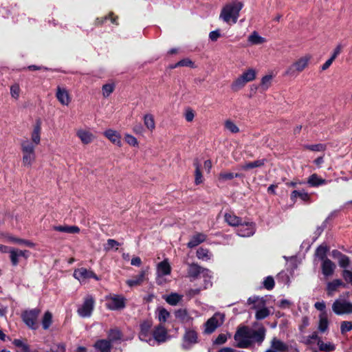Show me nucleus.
<instances>
[{"label": "nucleus", "mask_w": 352, "mask_h": 352, "mask_svg": "<svg viewBox=\"0 0 352 352\" xmlns=\"http://www.w3.org/2000/svg\"><path fill=\"white\" fill-rule=\"evenodd\" d=\"M243 6V3L238 1L226 4L221 10L219 19L228 24L236 23Z\"/></svg>", "instance_id": "obj_2"}, {"label": "nucleus", "mask_w": 352, "mask_h": 352, "mask_svg": "<svg viewBox=\"0 0 352 352\" xmlns=\"http://www.w3.org/2000/svg\"><path fill=\"white\" fill-rule=\"evenodd\" d=\"M94 299L91 296H87L83 303L78 308L77 313L82 318H89L94 308Z\"/></svg>", "instance_id": "obj_13"}, {"label": "nucleus", "mask_w": 352, "mask_h": 352, "mask_svg": "<svg viewBox=\"0 0 352 352\" xmlns=\"http://www.w3.org/2000/svg\"><path fill=\"white\" fill-rule=\"evenodd\" d=\"M177 67H193L194 63L193 62L188 59V58H184L181 60H179L178 63H177L175 65L171 66V68L174 69Z\"/></svg>", "instance_id": "obj_55"}, {"label": "nucleus", "mask_w": 352, "mask_h": 352, "mask_svg": "<svg viewBox=\"0 0 352 352\" xmlns=\"http://www.w3.org/2000/svg\"><path fill=\"white\" fill-rule=\"evenodd\" d=\"M152 324L150 321H144L140 325V332L139 338L142 341L146 342L148 344V340L152 337L151 333Z\"/></svg>", "instance_id": "obj_19"}, {"label": "nucleus", "mask_w": 352, "mask_h": 352, "mask_svg": "<svg viewBox=\"0 0 352 352\" xmlns=\"http://www.w3.org/2000/svg\"><path fill=\"white\" fill-rule=\"evenodd\" d=\"M273 77L274 76L272 74H269L264 76L261 78L260 89L262 91H265L270 88L272 85Z\"/></svg>", "instance_id": "obj_42"}, {"label": "nucleus", "mask_w": 352, "mask_h": 352, "mask_svg": "<svg viewBox=\"0 0 352 352\" xmlns=\"http://www.w3.org/2000/svg\"><path fill=\"white\" fill-rule=\"evenodd\" d=\"M146 274V271L142 270V271H141V272L140 273L139 275L133 277L132 279L127 280L126 284L129 287L139 285L142 284V283L144 280Z\"/></svg>", "instance_id": "obj_33"}, {"label": "nucleus", "mask_w": 352, "mask_h": 352, "mask_svg": "<svg viewBox=\"0 0 352 352\" xmlns=\"http://www.w3.org/2000/svg\"><path fill=\"white\" fill-rule=\"evenodd\" d=\"M224 217L226 221L231 226L238 227L243 221L241 219L232 212L226 213Z\"/></svg>", "instance_id": "obj_34"}, {"label": "nucleus", "mask_w": 352, "mask_h": 352, "mask_svg": "<svg viewBox=\"0 0 352 352\" xmlns=\"http://www.w3.org/2000/svg\"><path fill=\"white\" fill-rule=\"evenodd\" d=\"M8 253H9L10 262L13 266L18 265L21 258L27 260L30 255L29 250H20L13 247L10 248Z\"/></svg>", "instance_id": "obj_9"}, {"label": "nucleus", "mask_w": 352, "mask_h": 352, "mask_svg": "<svg viewBox=\"0 0 352 352\" xmlns=\"http://www.w3.org/2000/svg\"><path fill=\"white\" fill-rule=\"evenodd\" d=\"M352 330V321H343L340 324V331L342 334H345Z\"/></svg>", "instance_id": "obj_57"}, {"label": "nucleus", "mask_w": 352, "mask_h": 352, "mask_svg": "<svg viewBox=\"0 0 352 352\" xmlns=\"http://www.w3.org/2000/svg\"><path fill=\"white\" fill-rule=\"evenodd\" d=\"M35 148L30 140H23L21 142L23 154L22 163L25 167L30 168L36 160Z\"/></svg>", "instance_id": "obj_4"}, {"label": "nucleus", "mask_w": 352, "mask_h": 352, "mask_svg": "<svg viewBox=\"0 0 352 352\" xmlns=\"http://www.w3.org/2000/svg\"><path fill=\"white\" fill-rule=\"evenodd\" d=\"M206 239V234L203 233H197L192 236L187 245L189 248H192L203 243Z\"/></svg>", "instance_id": "obj_30"}, {"label": "nucleus", "mask_w": 352, "mask_h": 352, "mask_svg": "<svg viewBox=\"0 0 352 352\" xmlns=\"http://www.w3.org/2000/svg\"><path fill=\"white\" fill-rule=\"evenodd\" d=\"M255 224L253 222L242 221L237 227L236 234L241 237H249L255 233Z\"/></svg>", "instance_id": "obj_17"}, {"label": "nucleus", "mask_w": 352, "mask_h": 352, "mask_svg": "<svg viewBox=\"0 0 352 352\" xmlns=\"http://www.w3.org/2000/svg\"><path fill=\"white\" fill-rule=\"evenodd\" d=\"M125 141L129 145L135 146L138 145V142L137 139L131 134H126L124 136Z\"/></svg>", "instance_id": "obj_62"}, {"label": "nucleus", "mask_w": 352, "mask_h": 352, "mask_svg": "<svg viewBox=\"0 0 352 352\" xmlns=\"http://www.w3.org/2000/svg\"><path fill=\"white\" fill-rule=\"evenodd\" d=\"M336 264L333 262H332L330 259L326 258L324 259V261H322L321 268L322 274L324 276L329 277L332 276L336 270Z\"/></svg>", "instance_id": "obj_22"}, {"label": "nucleus", "mask_w": 352, "mask_h": 352, "mask_svg": "<svg viewBox=\"0 0 352 352\" xmlns=\"http://www.w3.org/2000/svg\"><path fill=\"white\" fill-rule=\"evenodd\" d=\"M13 343L19 349V351H23L29 349L28 345L21 340H14Z\"/></svg>", "instance_id": "obj_63"}, {"label": "nucleus", "mask_w": 352, "mask_h": 352, "mask_svg": "<svg viewBox=\"0 0 352 352\" xmlns=\"http://www.w3.org/2000/svg\"><path fill=\"white\" fill-rule=\"evenodd\" d=\"M106 306L110 310H119L125 307V299L120 295H109L106 297Z\"/></svg>", "instance_id": "obj_15"}, {"label": "nucleus", "mask_w": 352, "mask_h": 352, "mask_svg": "<svg viewBox=\"0 0 352 352\" xmlns=\"http://www.w3.org/2000/svg\"><path fill=\"white\" fill-rule=\"evenodd\" d=\"M297 197L300 198L302 201L305 202L309 201L311 199L310 195L304 190H294L292 192L290 195L291 200L295 202L296 201Z\"/></svg>", "instance_id": "obj_28"}, {"label": "nucleus", "mask_w": 352, "mask_h": 352, "mask_svg": "<svg viewBox=\"0 0 352 352\" xmlns=\"http://www.w3.org/2000/svg\"><path fill=\"white\" fill-rule=\"evenodd\" d=\"M318 331L320 333H324L328 330L329 321L325 312L320 313L319 316Z\"/></svg>", "instance_id": "obj_32"}, {"label": "nucleus", "mask_w": 352, "mask_h": 352, "mask_svg": "<svg viewBox=\"0 0 352 352\" xmlns=\"http://www.w3.org/2000/svg\"><path fill=\"white\" fill-rule=\"evenodd\" d=\"M115 85L113 83H108L104 85L102 88V96L104 98L109 97L111 95V94L113 93Z\"/></svg>", "instance_id": "obj_51"}, {"label": "nucleus", "mask_w": 352, "mask_h": 352, "mask_svg": "<svg viewBox=\"0 0 352 352\" xmlns=\"http://www.w3.org/2000/svg\"><path fill=\"white\" fill-rule=\"evenodd\" d=\"M171 267L168 259H164L157 265L156 268V283L160 285H164L167 282L166 276L170 274Z\"/></svg>", "instance_id": "obj_8"}, {"label": "nucleus", "mask_w": 352, "mask_h": 352, "mask_svg": "<svg viewBox=\"0 0 352 352\" xmlns=\"http://www.w3.org/2000/svg\"><path fill=\"white\" fill-rule=\"evenodd\" d=\"M304 148L307 150H310L311 151H325L327 146L324 144H305L304 145Z\"/></svg>", "instance_id": "obj_50"}, {"label": "nucleus", "mask_w": 352, "mask_h": 352, "mask_svg": "<svg viewBox=\"0 0 352 352\" xmlns=\"http://www.w3.org/2000/svg\"><path fill=\"white\" fill-rule=\"evenodd\" d=\"M122 340V334L119 329H112L108 333V340L110 341L111 344L113 342L121 340Z\"/></svg>", "instance_id": "obj_41"}, {"label": "nucleus", "mask_w": 352, "mask_h": 352, "mask_svg": "<svg viewBox=\"0 0 352 352\" xmlns=\"http://www.w3.org/2000/svg\"><path fill=\"white\" fill-rule=\"evenodd\" d=\"M225 128L232 133H236L239 131V127L230 120L225 122Z\"/></svg>", "instance_id": "obj_56"}, {"label": "nucleus", "mask_w": 352, "mask_h": 352, "mask_svg": "<svg viewBox=\"0 0 352 352\" xmlns=\"http://www.w3.org/2000/svg\"><path fill=\"white\" fill-rule=\"evenodd\" d=\"M120 243L114 239H109L107 240L106 245H104V250L109 251L113 248L118 250Z\"/></svg>", "instance_id": "obj_58"}, {"label": "nucleus", "mask_w": 352, "mask_h": 352, "mask_svg": "<svg viewBox=\"0 0 352 352\" xmlns=\"http://www.w3.org/2000/svg\"><path fill=\"white\" fill-rule=\"evenodd\" d=\"M197 256L200 260L208 261L212 258V254L209 250L200 248L197 250Z\"/></svg>", "instance_id": "obj_38"}, {"label": "nucleus", "mask_w": 352, "mask_h": 352, "mask_svg": "<svg viewBox=\"0 0 352 352\" xmlns=\"http://www.w3.org/2000/svg\"><path fill=\"white\" fill-rule=\"evenodd\" d=\"M182 298V296L173 293L165 298L166 301L170 305H176Z\"/></svg>", "instance_id": "obj_46"}, {"label": "nucleus", "mask_w": 352, "mask_h": 352, "mask_svg": "<svg viewBox=\"0 0 352 352\" xmlns=\"http://www.w3.org/2000/svg\"><path fill=\"white\" fill-rule=\"evenodd\" d=\"M175 315L179 320L184 323H188L192 320V318L186 309H180L175 311Z\"/></svg>", "instance_id": "obj_35"}, {"label": "nucleus", "mask_w": 352, "mask_h": 352, "mask_svg": "<svg viewBox=\"0 0 352 352\" xmlns=\"http://www.w3.org/2000/svg\"><path fill=\"white\" fill-rule=\"evenodd\" d=\"M307 184L311 187H318L327 184V182L314 173L309 177Z\"/></svg>", "instance_id": "obj_31"}, {"label": "nucleus", "mask_w": 352, "mask_h": 352, "mask_svg": "<svg viewBox=\"0 0 352 352\" xmlns=\"http://www.w3.org/2000/svg\"><path fill=\"white\" fill-rule=\"evenodd\" d=\"M39 314L40 310L38 309L25 311L22 314L23 321L30 329H36L38 328L37 318Z\"/></svg>", "instance_id": "obj_10"}, {"label": "nucleus", "mask_w": 352, "mask_h": 352, "mask_svg": "<svg viewBox=\"0 0 352 352\" xmlns=\"http://www.w3.org/2000/svg\"><path fill=\"white\" fill-rule=\"evenodd\" d=\"M265 160H258L252 162L245 163L241 166L243 170H249L257 167H261L265 164Z\"/></svg>", "instance_id": "obj_45"}, {"label": "nucleus", "mask_w": 352, "mask_h": 352, "mask_svg": "<svg viewBox=\"0 0 352 352\" xmlns=\"http://www.w3.org/2000/svg\"><path fill=\"white\" fill-rule=\"evenodd\" d=\"M168 338L167 331L166 328L162 324L155 327L153 332L152 337L148 340V344L154 346L157 343L164 342Z\"/></svg>", "instance_id": "obj_12"}, {"label": "nucleus", "mask_w": 352, "mask_h": 352, "mask_svg": "<svg viewBox=\"0 0 352 352\" xmlns=\"http://www.w3.org/2000/svg\"><path fill=\"white\" fill-rule=\"evenodd\" d=\"M73 276L80 283H85L89 278H94L96 280H100L99 277L92 270L85 267L76 269L74 271Z\"/></svg>", "instance_id": "obj_14"}, {"label": "nucleus", "mask_w": 352, "mask_h": 352, "mask_svg": "<svg viewBox=\"0 0 352 352\" xmlns=\"http://www.w3.org/2000/svg\"><path fill=\"white\" fill-rule=\"evenodd\" d=\"M144 124L145 127L150 131H153L155 129V122L154 120V116L152 114L147 113L144 115Z\"/></svg>", "instance_id": "obj_37"}, {"label": "nucleus", "mask_w": 352, "mask_h": 352, "mask_svg": "<svg viewBox=\"0 0 352 352\" xmlns=\"http://www.w3.org/2000/svg\"><path fill=\"white\" fill-rule=\"evenodd\" d=\"M194 166L195 167V182L197 185L198 184H200L203 182V176H202V174H201V170H200V168H201V166L199 164V163L196 161L194 162Z\"/></svg>", "instance_id": "obj_48"}, {"label": "nucleus", "mask_w": 352, "mask_h": 352, "mask_svg": "<svg viewBox=\"0 0 352 352\" xmlns=\"http://www.w3.org/2000/svg\"><path fill=\"white\" fill-rule=\"evenodd\" d=\"M248 43L252 45H261L267 41L266 38L260 36L256 31L252 32L248 37Z\"/></svg>", "instance_id": "obj_29"}, {"label": "nucleus", "mask_w": 352, "mask_h": 352, "mask_svg": "<svg viewBox=\"0 0 352 352\" xmlns=\"http://www.w3.org/2000/svg\"><path fill=\"white\" fill-rule=\"evenodd\" d=\"M228 340V336L226 334L221 333L219 334L217 338L214 341V344H224Z\"/></svg>", "instance_id": "obj_64"}, {"label": "nucleus", "mask_w": 352, "mask_h": 352, "mask_svg": "<svg viewBox=\"0 0 352 352\" xmlns=\"http://www.w3.org/2000/svg\"><path fill=\"white\" fill-rule=\"evenodd\" d=\"M209 270L203 268L197 264L192 263L188 265V276L190 278L191 280H193L201 276L208 277Z\"/></svg>", "instance_id": "obj_16"}, {"label": "nucleus", "mask_w": 352, "mask_h": 352, "mask_svg": "<svg viewBox=\"0 0 352 352\" xmlns=\"http://www.w3.org/2000/svg\"><path fill=\"white\" fill-rule=\"evenodd\" d=\"M20 91V87L18 84L12 85L10 87L11 96L14 99H18L19 98Z\"/></svg>", "instance_id": "obj_59"}, {"label": "nucleus", "mask_w": 352, "mask_h": 352, "mask_svg": "<svg viewBox=\"0 0 352 352\" xmlns=\"http://www.w3.org/2000/svg\"><path fill=\"white\" fill-rule=\"evenodd\" d=\"M199 341L198 333L195 329L185 328L181 344L182 349L185 351L190 350Z\"/></svg>", "instance_id": "obj_6"}, {"label": "nucleus", "mask_w": 352, "mask_h": 352, "mask_svg": "<svg viewBox=\"0 0 352 352\" xmlns=\"http://www.w3.org/2000/svg\"><path fill=\"white\" fill-rule=\"evenodd\" d=\"M338 263L340 267H342L345 270L349 265V258L347 256L342 254L338 260Z\"/></svg>", "instance_id": "obj_60"}, {"label": "nucleus", "mask_w": 352, "mask_h": 352, "mask_svg": "<svg viewBox=\"0 0 352 352\" xmlns=\"http://www.w3.org/2000/svg\"><path fill=\"white\" fill-rule=\"evenodd\" d=\"M317 347H318V351L330 352V351H334L336 349V346L333 343H332L331 342H324L320 338L318 340Z\"/></svg>", "instance_id": "obj_36"}, {"label": "nucleus", "mask_w": 352, "mask_h": 352, "mask_svg": "<svg viewBox=\"0 0 352 352\" xmlns=\"http://www.w3.org/2000/svg\"><path fill=\"white\" fill-rule=\"evenodd\" d=\"M240 76L248 83L249 82L253 81L256 78V72L254 69L250 68Z\"/></svg>", "instance_id": "obj_43"}, {"label": "nucleus", "mask_w": 352, "mask_h": 352, "mask_svg": "<svg viewBox=\"0 0 352 352\" xmlns=\"http://www.w3.org/2000/svg\"><path fill=\"white\" fill-rule=\"evenodd\" d=\"M274 280L272 276L265 277L263 281V287L267 290H272L274 287Z\"/></svg>", "instance_id": "obj_53"}, {"label": "nucleus", "mask_w": 352, "mask_h": 352, "mask_svg": "<svg viewBox=\"0 0 352 352\" xmlns=\"http://www.w3.org/2000/svg\"><path fill=\"white\" fill-rule=\"evenodd\" d=\"M111 345L108 340H99L95 342L94 347L99 352H111Z\"/></svg>", "instance_id": "obj_27"}, {"label": "nucleus", "mask_w": 352, "mask_h": 352, "mask_svg": "<svg viewBox=\"0 0 352 352\" xmlns=\"http://www.w3.org/2000/svg\"><path fill=\"white\" fill-rule=\"evenodd\" d=\"M76 135L84 144H89L95 139V136L91 132L83 129H78L76 131Z\"/></svg>", "instance_id": "obj_21"}, {"label": "nucleus", "mask_w": 352, "mask_h": 352, "mask_svg": "<svg viewBox=\"0 0 352 352\" xmlns=\"http://www.w3.org/2000/svg\"><path fill=\"white\" fill-rule=\"evenodd\" d=\"M320 338L316 332H314L311 335L303 336L301 342L308 346L313 352H318V343Z\"/></svg>", "instance_id": "obj_18"}, {"label": "nucleus", "mask_w": 352, "mask_h": 352, "mask_svg": "<svg viewBox=\"0 0 352 352\" xmlns=\"http://www.w3.org/2000/svg\"><path fill=\"white\" fill-rule=\"evenodd\" d=\"M41 123L39 121H38L34 126L33 131L31 133V140H30L31 143H33L34 147L38 145L41 142Z\"/></svg>", "instance_id": "obj_26"}, {"label": "nucleus", "mask_w": 352, "mask_h": 352, "mask_svg": "<svg viewBox=\"0 0 352 352\" xmlns=\"http://www.w3.org/2000/svg\"><path fill=\"white\" fill-rule=\"evenodd\" d=\"M247 82L239 76L232 84V89L234 91L242 89Z\"/></svg>", "instance_id": "obj_52"}, {"label": "nucleus", "mask_w": 352, "mask_h": 352, "mask_svg": "<svg viewBox=\"0 0 352 352\" xmlns=\"http://www.w3.org/2000/svg\"><path fill=\"white\" fill-rule=\"evenodd\" d=\"M248 303L252 305V309L256 311L255 318L258 320L266 318L270 314V310L265 306V300L258 296L250 297Z\"/></svg>", "instance_id": "obj_3"}, {"label": "nucleus", "mask_w": 352, "mask_h": 352, "mask_svg": "<svg viewBox=\"0 0 352 352\" xmlns=\"http://www.w3.org/2000/svg\"><path fill=\"white\" fill-rule=\"evenodd\" d=\"M104 135L113 144L120 147L122 146V137L117 131L107 129L104 132Z\"/></svg>", "instance_id": "obj_20"}, {"label": "nucleus", "mask_w": 352, "mask_h": 352, "mask_svg": "<svg viewBox=\"0 0 352 352\" xmlns=\"http://www.w3.org/2000/svg\"><path fill=\"white\" fill-rule=\"evenodd\" d=\"M342 276L347 283L352 285V271L345 269L342 271Z\"/></svg>", "instance_id": "obj_61"}, {"label": "nucleus", "mask_w": 352, "mask_h": 352, "mask_svg": "<svg viewBox=\"0 0 352 352\" xmlns=\"http://www.w3.org/2000/svg\"><path fill=\"white\" fill-rule=\"evenodd\" d=\"M52 322V315L50 312L46 311L42 319V326L44 329H47Z\"/></svg>", "instance_id": "obj_49"}, {"label": "nucleus", "mask_w": 352, "mask_h": 352, "mask_svg": "<svg viewBox=\"0 0 352 352\" xmlns=\"http://www.w3.org/2000/svg\"><path fill=\"white\" fill-rule=\"evenodd\" d=\"M310 59V55H305L300 57L286 69L285 75L290 77H296L298 73L302 72L308 66Z\"/></svg>", "instance_id": "obj_5"}, {"label": "nucleus", "mask_w": 352, "mask_h": 352, "mask_svg": "<svg viewBox=\"0 0 352 352\" xmlns=\"http://www.w3.org/2000/svg\"><path fill=\"white\" fill-rule=\"evenodd\" d=\"M345 283L340 279H334L327 284V294L332 296L340 287H345Z\"/></svg>", "instance_id": "obj_23"}, {"label": "nucleus", "mask_w": 352, "mask_h": 352, "mask_svg": "<svg viewBox=\"0 0 352 352\" xmlns=\"http://www.w3.org/2000/svg\"><path fill=\"white\" fill-rule=\"evenodd\" d=\"M236 346L248 349L255 342L261 344L265 338V329L261 327L258 330L252 329L246 326L239 327L234 334Z\"/></svg>", "instance_id": "obj_1"}, {"label": "nucleus", "mask_w": 352, "mask_h": 352, "mask_svg": "<svg viewBox=\"0 0 352 352\" xmlns=\"http://www.w3.org/2000/svg\"><path fill=\"white\" fill-rule=\"evenodd\" d=\"M328 251V248L327 246L324 245H320L319 246L316 251V255L317 257H318L322 261H324V259H326V254Z\"/></svg>", "instance_id": "obj_54"}, {"label": "nucleus", "mask_w": 352, "mask_h": 352, "mask_svg": "<svg viewBox=\"0 0 352 352\" xmlns=\"http://www.w3.org/2000/svg\"><path fill=\"white\" fill-rule=\"evenodd\" d=\"M269 349H272L276 352H285L288 351V346L280 340L273 338Z\"/></svg>", "instance_id": "obj_24"}, {"label": "nucleus", "mask_w": 352, "mask_h": 352, "mask_svg": "<svg viewBox=\"0 0 352 352\" xmlns=\"http://www.w3.org/2000/svg\"><path fill=\"white\" fill-rule=\"evenodd\" d=\"M225 316L219 312L215 313L204 324V334H211L224 322Z\"/></svg>", "instance_id": "obj_7"}, {"label": "nucleus", "mask_w": 352, "mask_h": 352, "mask_svg": "<svg viewBox=\"0 0 352 352\" xmlns=\"http://www.w3.org/2000/svg\"><path fill=\"white\" fill-rule=\"evenodd\" d=\"M56 96L58 100L63 105L67 106L69 104L70 97L68 91L65 89L58 87Z\"/></svg>", "instance_id": "obj_25"}, {"label": "nucleus", "mask_w": 352, "mask_h": 352, "mask_svg": "<svg viewBox=\"0 0 352 352\" xmlns=\"http://www.w3.org/2000/svg\"><path fill=\"white\" fill-rule=\"evenodd\" d=\"M332 310L337 315L352 313V303L344 299H336L332 305Z\"/></svg>", "instance_id": "obj_11"}, {"label": "nucleus", "mask_w": 352, "mask_h": 352, "mask_svg": "<svg viewBox=\"0 0 352 352\" xmlns=\"http://www.w3.org/2000/svg\"><path fill=\"white\" fill-rule=\"evenodd\" d=\"M54 230L56 231L66 233H78L80 232V228L76 226H59L54 227Z\"/></svg>", "instance_id": "obj_39"}, {"label": "nucleus", "mask_w": 352, "mask_h": 352, "mask_svg": "<svg viewBox=\"0 0 352 352\" xmlns=\"http://www.w3.org/2000/svg\"><path fill=\"white\" fill-rule=\"evenodd\" d=\"M8 239L9 241H10L12 243L19 244V245H24L27 247L34 248L35 246V244L29 240L16 238V237H14L12 236H8Z\"/></svg>", "instance_id": "obj_40"}, {"label": "nucleus", "mask_w": 352, "mask_h": 352, "mask_svg": "<svg viewBox=\"0 0 352 352\" xmlns=\"http://www.w3.org/2000/svg\"><path fill=\"white\" fill-rule=\"evenodd\" d=\"M157 318L160 322H164L170 316V313L163 307L157 309Z\"/></svg>", "instance_id": "obj_47"}, {"label": "nucleus", "mask_w": 352, "mask_h": 352, "mask_svg": "<svg viewBox=\"0 0 352 352\" xmlns=\"http://www.w3.org/2000/svg\"><path fill=\"white\" fill-rule=\"evenodd\" d=\"M241 175L239 173H233L231 172H221L219 175V180L221 182H226L232 180L234 177H240Z\"/></svg>", "instance_id": "obj_44"}]
</instances>
